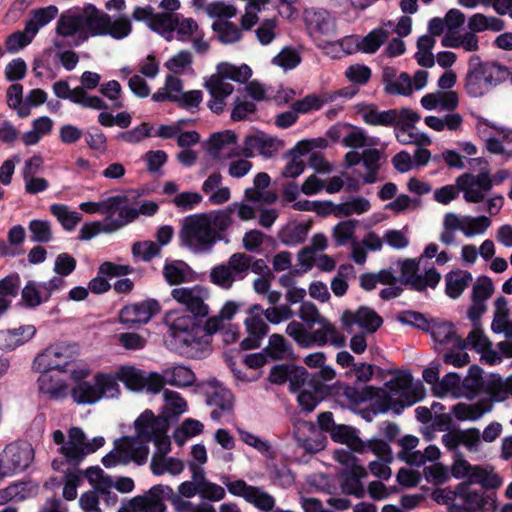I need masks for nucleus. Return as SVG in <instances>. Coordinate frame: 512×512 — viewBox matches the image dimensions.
Wrapping results in <instances>:
<instances>
[{"label": "nucleus", "mask_w": 512, "mask_h": 512, "mask_svg": "<svg viewBox=\"0 0 512 512\" xmlns=\"http://www.w3.org/2000/svg\"><path fill=\"white\" fill-rule=\"evenodd\" d=\"M171 297L187 311L173 310L166 313L164 343L171 351H185L188 345L198 339L201 319L209 314V306L206 304L209 292L201 285L177 287L171 291Z\"/></svg>", "instance_id": "nucleus-1"}, {"label": "nucleus", "mask_w": 512, "mask_h": 512, "mask_svg": "<svg viewBox=\"0 0 512 512\" xmlns=\"http://www.w3.org/2000/svg\"><path fill=\"white\" fill-rule=\"evenodd\" d=\"M118 381L131 391H146L157 394L162 390L160 374L138 369L134 366H121L115 375L98 373L91 382H84L71 390V397L77 404H94L102 398H116L120 394Z\"/></svg>", "instance_id": "nucleus-2"}, {"label": "nucleus", "mask_w": 512, "mask_h": 512, "mask_svg": "<svg viewBox=\"0 0 512 512\" xmlns=\"http://www.w3.org/2000/svg\"><path fill=\"white\" fill-rule=\"evenodd\" d=\"M134 427L135 436H123L115 440L114 448L102 458V464L106 468L130 462L137 465L145 464L149 455V443L166 429V424L155 417L151 410H145L135 420Z\"/></svg>", "instance_id": "nucleus-3"}, {"label": "nucleus", "mask_w": 512, "mask_h": 512, "mask_svg": "<svg viewBox=\"0 0 512 512\" xmlns=\"http://www.w3.org/2000/svg\"><path fill=\"white\" fill-rule=\"evenodd\" d=\"M53 441L60 445L59 453L61 454L52 462L55 470L62 469L64 464L76 468L85 457L95 453L105 444V439L102 436H95L88 440L84 431L79 427H72L68 430L67 441H65V435L61 430L54 431Z\"/></svg>", "instance_id": "nucleus-4"}, {"label": "nucleus", "mask_w": 512, "mask_h": 512, "mask_svg": "<svg viewBox=\"0 0 512 512\" xmlns=\"http://www.w3.org/2000/svg\"><path fill=\"white\" fill-rule=\"evenodd\" d=\"M98 8L90 3L62 12L57 20L55 33L61 40L71 39L75 46L96 36Z\"/></svg>", "instance_id": "nucleus-5"}, {"label": "nucleus", "mask_w": 512, "mask_h": 512, "mask_svg": "<svg viewBox=\"0 0 512 512\" xmlns=\"http://www.w3.org/2000/svg\"><path fill=\"white\" fill-rule=\"evenodd\" d=\"M252 76L251 68L242 64L240 66L222 63L218 65V72L205 82V88L210 94L207 102L208 108L216 114H221L226 106V99L233 93L234 86L230 81L245 83Z\"/></svg>", "instance_id": "nucleus-6"}, {"label": "nucleus", "mask_w": 512, "mask_h": 512, "mask_svg": "<svg viewBox=\"0 0 512 512\" xmlns=\"http://www.w3.org/2000/svg\"><path fill=\"white\" fill-rule=\"evenodd\" d=\"M510 75L507 67L497 62H484L479 57L471 58L465 76L464 89L473 98L485 96L493 87Z\"/></svg>", "instance_id": "nucleus-7"}, {"label": "nucleus", "mask_w": 512, "mask_h": 512, "mask_svg": "<svg viewBox=\"0 0 512 512\" xmlns=\"http://www.w3.org/2000/svg\"><path fill=\"white\" fill-rule=\"evenodd\" d=\"M389 375L386 383V411L398 414L404 407L413 405L423 398V386L420 383H413L410 374L389 371Z\"/></svg>", "instance_id": "nucleus-8"}, {"label": "nucleus", "mask_w": 512, "mask_h": 512, "mask_svg": "<svg viewBox=\"0 0 512 512\" xmlns=\"http://www.w3.org/2000/svg\"><path fill=\"white\" fill-rule=\"evenodd\" d=\"M180 240L194 253H208L217 243V236L203 213L186 216L182 221Z\"/></svg>", "instance_id": "nucleus-9"}, {"label": "nucleus", "mask_w": 512, "mask_h": 512, "mask_svg": "<svg viewBox=\"0 0 512 512\" xmlns=\"http://www.w3.org/2000/svg\"><path fill=\"white\" fill-rule=\"evenodd\" d=\"M344 146L354 150H363V167L365 173L363 180L365 183H374L379 170L380 152L375 148L378 140L369 137L365 131L359 127H350L342 139Z\"/></svg>", "instance_id": "nucleus-10"}, {"label": "nucleus", "mask_w": 512, "mask_h": 512, "mask_svg": "<svg viewBox=\"0 0 512 512\" xmlns=\"http://www.w3.org/2000/svg\"><path fill=\"white\" fill-rule=\"evenodd\" d=\"M220 481L231 495L243 498L257 510L261 512L274 511L276 499L262 487L249 485L243 479H232L229 475H222Z\"/></svg>", "instance_id": "nucleus-11"}, {"label": "nucleus", "mask_w": 512, "mask_h": 512, "mask_svg": "<svg viewBox=\"0 0 512 512\" xmlns=\"http://www.w3.org/2000/svg\"><path fill=\"white\" fill-rule=\"evenodd\" d=\"M79 357V348L74 343L60 342L48 346L34 360L38 370L68 372Z\"/></svg>", "instance_id": "nucleus-12"}, {"label": "nucleus", "mask_w": 512, "mask_h": 512, "mask_svg": "<svg viewBox=\"0 0 512 512\" xmlns=\"http://www.w3.org/2000/svg\"><path fill=\"white\" fill-rule=\"evenodd\" d=\"M34 460L32 445L26 441L7 444L0 454V478L25 471Z\"/></svg>", "instance_id": "nucleus-13"}, {"label": "nucleus", "mask_w": 512, "mask_h": 512, "mask_svg": "<svg viewBox=\"0 0 512 512\" xmlns=\"http://www.w3.org/2000/svg\"><path fill=\"white\" fill-rule=\"evenodd\" d=\"M341 395L352 405L368 403L369 406L360 410V415L366 421H372L378 414L384 413V389L374 386H366L358 389L352 386H344Z\"/></svg>", "instance_id": "nucleus-14"}, {"label": "nucleus", "mask_w": 512, "mask_h": 512, "mask_svg": "<svg viewBox=\"0 0 512 512\" xmlns=\"http://www.w3.org/2000/svg\"><path fill=\"white\" fill-rule=\"evenodd\" d=\"M382 322V318L366 306H361L355 311L345 310L341 315L342 327L349 334L356 332L372 334Z\"/></svg>", "instance_id": "nucleus-15"}, {"label": "nucleus", "mask_w": 512, "mask_h": 512, "mask_svg": "<svg viewBox=\"0 0 512 512\" xmlns=\"http://www.w3.org/2000/svg\"><path fill=\"white\" fill-rule=\"evenodd\" d=\"M247 314L244 320L247 336L240 342V346L243 350H253L261 346L269 332V326L263 319V307L260 304L249 307Z\"/></svg>", "instance_id": "nucleus-16"}, {"label": "nucleus", "mask_w": 512, "mask_h": 512, "mask_svg": "<svg viewBox=\"0 0 512 512\" xmlns=\"http://www.w3.org/2000/svg\"><path fill=\"white\" fill-rule=\"evenodd\" d=\"M283 147V142L277 137L257 131L247 135L243 141L242 156L252 158L260 155L265 159L274 157Z\"/></svg>", "instance_id": "nucleus-17"}, {"label": "nucleus", "mask_w": 512, "mask_h": 512, "mask_svg": "<svg viewBox=\"0 0 512 512\" xmlns=\"http://www.w3.org/2000/svg\"><path fill=\"white\" fill-rule=\"evenodd\" d=\"M463 197L468 203H480L484 201L487 192L493 186V180L488 172H481L477 175L465 173L456 179Z\"/></svg>", "instance_id": "nucleus-18"}, {"label": "nucleus", "mask_w": 512, "mask_h": 512, "mask_svg": "<svg viewBox=\"0 0 512 512\" xmlns=\"http://www.w3.org/2000/svg\"><path fill=\"white\" fill-rule=\"evenodd\" d=\"M138 217L136 209H122L116 221H94L85 223L79 231V240L88 241L100 233L115 232Z\"/></svg>", "instance_id": "nucleus-19"}, {"label": "nucleus", "mask_w": 512, "mask_h": 512, "mask_svg": "<svg viewBox=\"0 0 512 512\" xmlns=\"http://www.w3.org/2000/svg\"><path fill=\"white\" fill-rule=\"evenodd\" d=\"M305 24L309 35L315 43L336 35V23L332 15L323 9L306 10Z\"/></svg>", "instance_id": "nucleus-20"}, {"label": "nucleus", "mask_w": 512, "mask_h": 512, "mask_svg": "<svg viewBox=\"0 0 512 512\" xmlns=\"http://www.w3.org/2000/svg\"><path fill=\"white\" fill-rule=\"evenodd\" d=\"M132 32V23L125 14L110 16L98 9L96 36H110L115 40H122Z\"/></svg>", "instance_id": "nucleus-21"}, {"label": "nucleus", "mask_w": 512, "mask_h": 512, "mask_svg": "<svg viewBox=\"0 0 512 512\" xmlns=\"http://www.w3.org/2000/svg\"><path fill=\"white\" fill-rule=\"evenodd\" d=\"M172 496V488L168 485H154L144 495L130 499V506L138 512H165V501Z\"/></svg>", "instance_id": "nucleus-22"}, {"label": "nucleus", "mask_w": 512, "mask_h": 512, "mask_svg": "<svg viewBox=\"0 0 512 512\" xmlns=\"http://www.w3.org/2000/svg\"><path fill=\"white\" fill-rule=\"evenodd\" d=\"M160 304L155 299H146L141 302L124 306L119 313V320L122 324L133 326L136 324H147L156 314L160 312Z\"/></svg>", "instance_id": "nucleus-23"}, {"label": "nucleus", "mask_w": 512, "mask_h": 512, "mask_svg": "<svg viewBox=\"0 0 512 512\" xmlns=\"http://www.w3.org/2000/svg\"><path fill=\"white\" fill-rule=\"evenodd\" d=\"M207 152L217 160L242 156V148L237 147V136L229 130L213 134L209 139Z\"/></svg>", "instance_id": "nucleus-24"}, {"label": "nucleus", "mask_w": 512, "mask_h": 512, "mask_svg": "<svg viewBox=\"0 0 512 512\" xmlns=\"http://www.w3.org/2000/svg\"><path fill=\"white\" fill-rule=\"evenodd\" d=\"M53 92L56 97L70 100L72 103L81 105L84 108L94 110L107 109L106 103L98 96H91L83 88L71 89L68 82L64 80L53 84Z\"/></svg>", "instance_id": "nucleus-25"}, {"label": "nucleus", "mask_w": 512, "mask_h": 512, "mask_svg": "<svg viewBox=\"0 0 512 512\" xmlns=\"http://www.w3.org/2000/svg\"><path fill=\"white\" fill-rule=\"evenodd\" d=\"M79 208L88 214H104V221H116L115 214L118 216L122 209H135L128 204L127 197L121 195L108 197L99 202H82Z\"/></svg>", "instance_id": "nucleus-26"}, {"label": "nucleus", "mask_w": 512, "mask_h": 512, "mask_svg": "<svg viewBox=\"0 0 512 512\" xmlns=\"http://www.w3.org/2000/svg\"><path fill=\"white\" fill-rule=\"evenodd\" d=\"M161 27L169 31H175L180 41H190L201 31L193 18H185L179 14L166 15L165 19H159Z\"/></svg>", "instance_id": "nucleus-27"}, {"label": "nucleus", "mask_w": 512, "mask_h": 512, "mask_svg": "<svg viewBox=\"0 0 512 512\" xmlns=\"http://www.w3.org/2000/svg\"><path fill=\"white\" fill-rule=\"evenodd\" d=\"M419 270V262L415 259H406L400 263L401 279L386 273V299L397 297L402 291L403 283L410 285Z\"/></svg>", "instance_id": "nucleus-28"}, {"label": "nucleus", "mask_w": 512, "mask_h": 512, "mask_svg": "<svg viewBox=\"0 0 512 512\" xmlns=\"http://www.w3.org/2000/svg\"><path fill=\"white\" fill-rule=\"evenodd\" d=\"M36 334L34 325L0 330V350L10 352L29 342Z\"/></svg>", "instance_id": "nucleus-29"}, {"label": "nucleus", "mask_w": 512, "mask_h": 512, "mask_svg": "<svg viewBox=\"0 0 512 512\" xmlns=\"http://www.w3.org/2000/svg\"><path fill=\"white\" fill-rule=\"evenodd\" d=\"M293 433L298 444L308 452L314 453L324 447L323 439L312 422L298 421Z\"/></svg>", "instance_id": "nucleus-30"}, {"label": "nucleus", "mask_w": 512, "mask_h": 512, "mask_svg": "<svg viewBox=\"0 0 512 512\" xmlns=\"http://www.w3.org/2000/svg\"><path fill=\"white\" fill-rule=\"evenodd\" d=\"M320 327L310 333L311 347L314 345L324 346L327 343L340 348L346 345L344 335L327 319L319 323Z\"/></svg>", "instance_id": "nucleus-31"}, {"label": "nucleus", "mask_w": 512, "mask_h": 512, "mask_svg": "<svg viewBox=\"0 0 512 512\" xmlns=\"http://www.w3.org/2000/svg\"><path fill=\"white\" fill-rule=\"evenodd\" d=\"M419 120L420 115L408 108L389 110L386 112V124L394 125L397 139L398 134L405 137Z\"/></svg>", "instance_id": "nucleus-32"}, {"label": "nucleus", "mask_w": 512, "mask_h": 512, "mask_svg": "<svg viewBox=\"0 0 512 512\" xmlns=\"http://www.w3.org/2000/svg\"><path fill=\"white\" fill-rule=\"evenodd\" d=\"M39 391L49 399L60 400L68 395V385L65 380L52 376L48 371H42L37 379Z\"/></svg>", "instance_id": "nucleus-33"}, {"label": "nucleus", "mask_w": 512, "mask_h": 512, "mask_svg": "<svg viewBox=\"0 0 512 512\" xmlns=\"http://www.w3.org/2000/svg\"><path fill=\"white\" fill-rule=\"evenodd\" d=\"M222 175L218 172L210 174L202 184V191L209 195L211 205H222L231 198L229 187L221 186Z\"/></svg>", "instance_id": "nucleus-34"}, {"label": "nucleus", "mask_w": 512, "mask_h": 512, "mask_svg": "<svg viewBox=\"0 0 512 512\" xmlns=\"http://www.w3.org/2000/svg\"><path fill=\"white\" fill-rule=\"evenodd\" d=\"M37 492V485L31 481H17L0 489V505L7 502H21L34 496Z\"/></svg>", "instance_id": "nucleus-35"}, {"label": "nucleus", "mask_w": 512, "mask_h": 512, "mask_svg": "<svg viewBox=\"0 0 512 512\" xmlns=\"http://www.w3.org/2000/svg\"><path fill=\"white\" fill-rule=\"evenodd\" d=\"M58 12L59 10L55 5H48L31 10L25 21L28 32L36 36L40 29L47 26L57 17Z\"/></svg>", "instance_id": "nucleus-36"}, {"label": "nucleus", "mask_w": 512, "mask_h": 512, "mask_svg": "<svg viewBox=\"0 0 512 512\" xmlns=\"http://www.w3.org/2000/svg\"><path fill=\"white\" fill-rule=\"evenodd\" d=\"M271 178L265 172H260L255 175L253 188L245 189V198L253 202L273 203L276 200V195L272 192H263L270 185Z\"/></svg>", "instance_id": "nucleus-37"}, {"label": "nucleus", "mask_w": 512, "mask_h": 512, "mask_svg": "<svg viewBox=\"0 0 512 512\" xmlns=\"http://www.w3.org/2000/svg\"><path fill=\"white\" fill-rule=\"evenodd\" d=\"M162 387L164 384H169L176 387L191 386L195 381L193 371L187 366H173L163 370L160 374Z\"/></svg>", "instance_id": "nucleus-38"}, {"label": "nucleus", "mask_w": 512, "mask_h": 512, "mask_svg": "<svg viewBox=\"0 0 512 512\" xmlns=\"http://www.w3.org/2000/svg\"><path fill=\"white\" fill-rule=\"evenodd\" d=\"M472 274L466 270H453L445 276V291L450 298H458L472 282Z\"/></svg>", "instance_id": "nucleus-39"}, {"label": "nucleus", "mask_w": 512, "mask_h": 512, "mask_svg": "<svg viewBox=\"0 0 512 512\" xmlns=\"http://www.w3.org/2000/svg\"><path fill=\"white\" fill-rule=\"evenodd\" d=\"M424 123L428 128L438 133L444 130L455 132L462 128L463 117L458 113H450L442 117L428 115L424 118Z\"/></svg>", "instance_id": "nucleus-40"}, {"label": "nucleus", "mask_w": 512, "mask_h": 512, "mask_svg": "<svg viewBox=\"0 0 512 512\" xmlns=\"http://www.w3.org/2000/svg\"><path fill=\"white\" fill-rule=\"evenodd\" d=\"M53 129V120L48 116H41L32 121L31 129L22 134V141L26 146H33L49 135Z\"/></svg>", "instance_id": "nucleus-41"}, {"label": "nucleus", "mask_w": 512, "mask_h": 512, "mask_svg": "<svg viewBox=\"0 0 512 512\" xmlns=\"http://www.w3.org/2000/svg\"><path fill=\"white\" fill-rule=\"evenodd\" d=\"M183 93V82L180 78L173 75H167L164 86L152 94L151 99L154 102L170 101L177 103Z\"/></svg>", "instance_id": "nucleus-42"}, {"label": "nucleus", "mask_w": 512, "mask_h": 512, "mask_svg": "<svg viewBox=\"0 0 512 512\" xmlns=\"http://www.w3.org/2000/svg\"><path fill=\"white\" fill-rule=\"evenodd\" d=\"M441 44L449 48H462L466 52H476L479 50V39L471 30L463 34H446L443 36Z\"/></svg>", "instance_id": "nucleus-43"}, {"label": "nucleus", "mask_w": 512, "mask_h": 512, "mask_svg": "<svg viewBox=\"0 0 512 512\" xmlns=\"http://www.w3.org/2000/svg\"><path fill=\"white\" fill-rule=\"evenodd\" d=\"M264 353L273 360H285L293 356L292 345L281 334H272Z\"/></svg>", "instance_id": "nucleus-44"}, {"label": "nucleus", "mask_w": 512, "mask_h": 512, "mask_svg": "<svg viewBox=\"0 0 512 512\" xmlns=\"http://www.w3.org/2000/svg\"><path fill=\"white\" fill-rule=\"evenodd\" d=\"M150 468L152 473L157 476L165 473L176 476L184 470V464L178 458L154 455L150 463Z\"/></svg>", "instance_id": "nucleus-45"}, {"label": "nucleus", "mask_w": 512, "mask_h": 512, "mask_svg": "<svg viewBox=\"0 0 512 512\" xmlns=\"http://www.w3.org/2000/svg\"><path fill=\"white\" fill-rule=\"evenodd\" d=\"M47 301L41 282L29 280L21 291V302L26 308L34 309Z\"/></svg>", "instance_id": "nucleus-46"}, {"label": "nucleus", "mask_w": 512, "mask_h": 512, "mask_svg": "<svg viewBox=\"0 0 512 512\" xmlns=\"http://www.w3.org/2000/svg\"><path fill=\"white\" fill-rule=\"evenodd\" d=\"M191 269L183 261L175 260L166 263L163 268V276L169 285H178L190 280Z\"/></svg>", "instance_id": "nucleus-47"}, {"label": "nucleus", "mask_w": 512, "mask_h": 512, "mask_svg": "<svg viewBox=\"0 0 512 512\" xmlns=\"http://www.w3.org/2000/svg\"><path fill=\"white\" fill-rule=\"evenodd\" d=\"M212 29L217 39L223 44H233L242 38L241 29L228 20H215Z\"/></svg>", "instance_id": "nucleus-48"}, {"label": "nucleus", "mask_w": 512, "mask_h": 512, "mask_svg": "<svg viewBox=\"0 0 512 512\" xmlns=\"http://www.w3.org/2000/svg\"><path fill=\"white\" fill-rule=\"evenodd\" d=\"M203 214L208 217L209 226L215 231L217 242L223 240L224 233L233 224L231 209L227 207L226 209Z\"/></svg>", "instance_id": "nucleus-49"}, {"label": "nucleus", "mask_w": 512, "mask_h": 512, "mask_svg": "<svg viewBox=\"0 0 512 512\" xmlns=\"http://www.w3.org/2000/svg\"><path fill=\"white\" fill-rule=\"evenodd\" d=\"M224 327V321L218 316H212L209 317L205 324H201V333L198 337V339L195 340V342L188 345L187 349L185 351H175L179 354H185V355H192L194 351H197L200 346L203 344V338L206 336H211L221 330Z\"/></svg>", "instance_id": "nucleus-50"}, {"label": "nucleus", "mask_w": 512, "mask_h": 512, "mask_svg": "<svg viewBox=\"0 0 512 512\" xmlns=\"http://www.w3.org/2000/svg\"><path fill=\"white\" fill-rule=\"evenodd\" d=\"M464 216L453 212L446 213L443 217V230L440 234V241L444 245H452L455 243V232L461 231L463 227Z\"/></svg>", "instance_id": "nucleus-51"}, {"label": "nucleus", "mask_w": 512, "mask_h": 512, "mask_svg": "<svg viewBox=\"0 0 512 512\" xmlns=\"http://www.w3.org/2000/svg\"><path fill=\"white\" fill-rule=\"evenodd\" d=\"M504 26V22L501 19L486 16L482 13L473 14L468 19V28L475 34L486 30L498 32L503 30Z\"/></svg>", "instance_id": "nucleus-52"}, {"label": "nucleus", "mask_w": 512, "mask_h": 512, "mask_svg": "<svg viewBox=\"0 0 512 512\" xmlns=\"http://www.w3.org/2000/svg\"><path fill=\"white\" fill-rule=\"evenodd\" d=\"M50 212L66 231H72L82 220V215L64 204H52Z\"/></svg>", "instance_id": "nucleus-53"}, {"label": "nucleus", "mask_w": 512, "mask_h": 512, "mask_svg": "<svg viewBox=\"0 0 512 512\" xmlns=\"http://www.w3.org/2000/svg\"><path fill=\"white\" fill-rule=\"evenodd\" d=\"M456 494L463 500L465 509L468 511L483 510L488 503L489 498L483 496L478 491L470 489L468 485L460 484L457 487Z\"/></svg>", "instance_id": "nucleus-54"}, {"label": "nucleus", "mask_w": 512, "mask_h": 512, "mask_svg": "<svg viewBox=\"0 0 512 512\" xmlns=\"http://www.w3.org/2000/svg\"><path fill=\"white\" fill-rule=\"evenodd\" d=\"M253 257L244 253H233L227 260L226 264L237 281L244 280L250 272V264Z\"/></svg>", "instance_id": "nucleus-55"}, {"label": "nucleus", "mask_w": 512, "mask_h": 512, "mask_svg": "<svg viewBox=\"0 0 512 512\" xmlns=\"http://www.w3.org/2000/svg\"><path fill=\"white\" fill-rule=\"evenodd\" d=\"M490 226L491 220L487 216L481 215L474 217L464 215L462 234L467 238L482 235Z\"/></svg>", "instance_id": "nucleus-56"}, {"label": "nucleus", "mask_w": 512, "mask_h": 512, "mask_svg": "<svg viewBox=\"0 0 512 512\" xmlns=\"http://www.w3.org/2000/svg\"><path fill=\"white\" fill-rule=\"evenodd\" d=\"M363 451L376 456V460L369 462V469L373 475L381 478V475L384 474V440L368 442Z\"/></svg>", "instance_id": "nucleus-57"}, {"label": "nucleus", "mask_w": 512, "mask_h": 512, "mask_svg": "<svg viewBox=\"0 0 512 512\" xmlns=\"http://www.w3.org/2000/svg\"><path fill=\"white\" fill-rule=\"evenodd\" d=\"M203 424L192 418L185 419L182 424L177 427L173 433L174 441L182 446L189 438L195 437L202 433Z\"/></svg>", "instance_id": "nucleus-58"}, {"label": "nucleus", "mask_w": 512, "mask_h": 512, "mask_svg": "<svg viewBox=\"0 0 512 512\" xmlns=\"http://www.w3.org/2000/svg\"><path fill=\"white\" fill-rule=\"evenodd\" d=\"M154 127L147 122L116 135V139L128 144H138L149 137H153Z\"/></svg>", "instance_id": "nucleus-59"}, {"label": "nucleus", "mask_w": 512, "mask_h": 512, "mask_svg": "<svg viewBox=\"0 0 512 512\" xmlns=\"http://www.w3.org/2000/svg\"><path fill=\"white\" fill-rule=\"evenodd\" d=\"M30 240L35 243H48L53 239L51 223L47 220L33 219L28 224Z\"/></svg>", "instance_id": "nucleus-60"}, {"label": "nucleus", "mask_w": 512, "mask_h": 512, "mask_svg": "<svg viewBox=\"0 0 512 512\" xmlns=\"http://www.w3.org/2000/svg\"><path fill=\"white\" fill-rule=\"evenodd\" d=\"M8 106L17 112V115L21 118H25L30 115L27 105H24L23 100V86L19 83H14L9 86L6 92Z\"/></svg>", "instance_id": "nucleus-61"}, {"label": "nucleus", "mask_w": 512, "mask_h": 512, "mask_svg": "<svg viewBox=\"0 0 512 512\" xmlns=\"http://www.w3.org/2000/svg\"><path fill=\"white\" fill-rule=\"evenodd\" d=\"M357 224V220L349 219L341 221L336 226H334L333 238L337 246H344L349 243L353 244V242H356L354 239V234Z\"/></svg>", "instance_id": "nucleus-62"}, {"label": "nucleus", "mask_w": 512, "mask_h": 512, "mask_svg": "<svg viewBox=\"0 0 512 512\" xmlns=\"http://www.w3.org/2000/svg\"><path fill=\"white\" fill-rule=\"evenodd\" d=\"M461 377L456 373L446 374L442 380L432 386L435 395L443 397L448 394L455 396L460 392Z\"/></svg>", "instance_id": "nucleus-63"}, {"label": "nucleus", "mask_w": 512, "mask_h": 512, "mask_svg": "<svg viewBox=\"0 0 512 512\" xmlns=\"http://www.w3.org/2000/svg\"><path fill=\"white\" fill-rule=\"evenodd\" d=\"M210 281L216 286L229 290L237 282L226 263L214 266L210 271Z\"/></svg>", "instance_id": "nucleus-64"}]
</instances>
